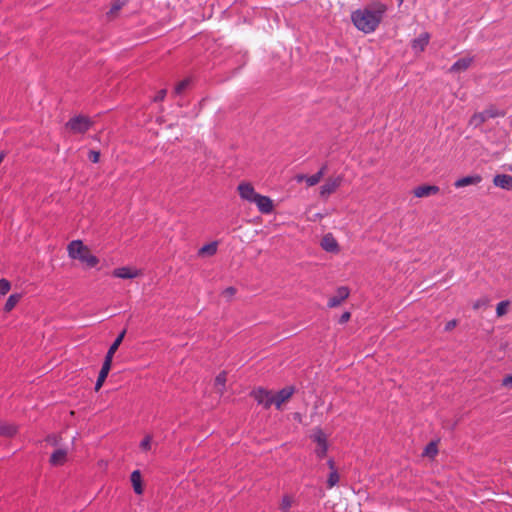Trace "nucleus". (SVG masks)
Returning <instances> with one entry per match:
<instances>
[{
    "instance_id": "nucleus-1",
    "label": "nucleus",
    "mask_w": 512,
    "mask_h": 512,
    "mask_svg": "<svg viewBox=\"0 0 512 512\" xmlns=\"http://www.w3.org/2000/svg\"><path fill=\"white\" fill-rule=\"evenodd\" d=\"M386 10L385 4L374 2L368 7L352 12L351 20L358 30L369 34L377 29Z\"/></svg>"
},
{
    "instance_id": "nucleus-2",
    "label": "nucleus",
    "mask_w": 512,
    "mask_h": 512,
    "mask_svg": "<svg viewBox=\"0 0 512 512\" xmlns=\"http://www.w3.org/2000/svg\"><path fill=\"white\" fill-rule=\"evenodd\" d=\"M68 256L71 259H76L86 264L87 267H95L99 260L96 256L92 255L87 246L81 240H73L67 246Z\"/></svg>"
},
{
    "instance_id": "nucleus-3",
    "label": "nucleus",
    "mask_w": 512,
    "mask_h": 512,
    "mask_svg": "<svg viewBox=\"0 0 512 512\" xmlns=\"http://www.w3.org/2000/svg\"><path fill=\"white\" fill-rule=\"evenodd\" d=\"M92 121L89 117L78 115L72 117L67 123L66 127L73 133H85L90 129Z\"/></svg>"
},
{
    "instance_id": "nucleus-4",
    "label": "nucleus",
    "mask_w": 512,
    "mask_h": 512,
    "mask_svg": "<svg viewBox=\"0 0 512 512\" xmlns=\"http://www.w3.org/2000/svg\"><path fill=\"white\" fill-rule=\"evenodd\" d=\"M311 439L317 444L315 449L316 456L320 459L324 458L328 451L326 434L320 428H317L313 431Z\"/></svg>"
},
{
    "instance_id": "nucleus-5",
    "label": "nucleus",
    "mask_w": 512,
    "mask_h": 512,
    "mask_svg": "<svg viewBox=\"0 0 512 512\" xmlns=\"http://www.w3.org/2000/svg\"><path fill=\"white\" fill-rule=\"evenodd\" d=\"M503 113L499 112L495 108H489L482 112L474 114L470 119V125L478 127L490 118H496L502 116Z\"/></svg>"
},
{
    "instance_id": "nucleus-6",
    "label": "nucleus",
    "mask_w": 512,
    "mask_h": 512,
    "mask_svg": "<svg viewBox=\"0 0 512 512\" xmlns=\"http://www.w3.org/2000/svg\"><path fill=\"white\" fill-rule=\"evenodd\" d=\"M342 181V175L327 179L326 182L320 187V196L322 198H327L340 187Z\"/></svg>"
},
{
    "instance_id": "nucleus-7",
    "label": "nucleus",
    "mask_w": 512,
    "mask_h": 512,
    "mask_svg": "<svg viewBox=\"0 0 512 512\" xmlns=\"http://www.w3.org/2000/svg\"><path fill=\"white\" fill-rule=\"evenodd\" d=\"M252 396L255 399V401L259 405H262L264 408H269L272 404H274L273 393L263 388L253 390Z\"/></svg>"
},
{
    "instance_id": "nucleus-8",
    "label": "nucleus",
    "mask_w": 512,
    "mask_h": 512,
    "mask_svg": "<svg viewBox=\"0 0 512 512\" xmlns=\"http://www.w3.org/2000/svg\"><path fill=\"white\" fill-rule=\"evenodd\" d=\"M253 203L256 204L258 210L263 214H270L273 212V201L268 196L258 194Z\"/></svg>"
},
{
    "instance_id": "nucleus-9",
    "label": "nucleus",
    "mask_w": 512,
    "mask_h": 512,
    "mask_svg": "<svg viewBox=\"0 0 512 512\" xmlns=\"http://www.w3.org/2000/svg\"><path fill=\"white\" fill-rule=\"evenodd\" d=\"M238 192L243 200H246L250 203H253L254 199L259 194L255 191L254 187L250 183L239 184Z\"/></svg>"
},
{
    "instance_id": "nucleus-10",
    "label": "nucleus",
    "mask_w": 512,
    "mask_h": 512,
    "mask_svg": "<svg viewBox=\"0 0 512 512\" xmlns=\"http://www.w3.org/2000/svg\"><path fill=\"white\" fill-rule=\"evenodd\" d=\"M294 393L293 387H285L278 391L275 395L273 394V402L276 408L280 409L281 405L288 400Z\"/></svg>"
},
{
    "instance_id": "nucleus-11",
    "label": "nucleus",
    "mask_w": 512,
    "mask_h": 512,
    "mask_svg": "<svg viewBox=\"0 0 512 512\" xmlns=\"http://www.w3.org/2000/svg\"><path fill=\"white\" fill-rule=\"evenodd\" d=\"M349 296V290L347 287H339L337 289V292H336V295L331 297L329 300H328V307L330 308H334V307H337L339 306L347 297Z\"/></svg>"
},
{
    "instance_id": "nucleus-12",
    "label": "nucleus",
    "mask_w": 512,
    "mask_h": 512,
    "mask_svg": "<svg viewBox=\"0 0 512 512\" xmlns=\"http://www.w3.org/2000/svg\"><path fill=\"white\" fill-rule=\"evenodd\" d=\"M439 192V187L436 185H421L413 190L415 197L423 198L435 195Z\"/></svg>"
},
{
    "instance_id": "nucleus-13",
    "label": "nucleus",
    "mask_w": 512,
    "mask_h": 512,
    "mask_svg": "<svg viewBox=\"0 0 512 512\" xmlns=\"http://www.w3.org/2000/svg\"><path fill=\"white\" fill-rule=\"evenodd\" d=\"M495 186L507 191H512V176L508 174H497L493 178Z\"/></svg>"
},
{
    "instance_id": "nucleus-14",
    "label": "nucleus",
    "mask_w": 512,
    "mask_h": 512,
    "mask_svg": "<svg viewBox=\"0 0 512 512\" xmlns=\"http://www.w3.org/2000/svg\"><path fill=\"white\" fill-rule=\"evenodd\" d=\"M140 275V271L137 269H131L129 267L116 268L113 271V276L121 279H133Z\"/></svg>"
},
{
    "instance_id": "nucleus-15",
    "label": "nucleus",
    "mask_w": 512,
    "mask_h": 512,
    "mask_svg": "<svg viewBox=\"0 0 512 512\" xmlns=\"http://www.w3.org/2000/svg\"><path fill=\"white\" fill-rule=\"evenodd\" d=\"M125 334H126V330L124 329L117 337L116 339L114 340V342L111 344V346L109 347L106 355H105V359L104 361H108V363L112 364V360H113V356L115 354V352L117 351V349L119 348V346L121 345L124 337H125Z\"/></svg>"
},
{
    "instance_id": "nucleus-16",
    "label": "nucleus",
    "mask_w": 512,
    "mask_h": 512,
    "mask_svg": "<svg viewBox=\"0 0 512 512\" xmlns=\"http://www.w3.org/2000/svg\"><path fill=\"white\" fill-rule=\"evenodd\" d=\"M429 40H430L429 33L424 32V33L420 34L417 38H415L412 41V43H411L412 49L415 52H422V51H424V49L426 48V46L429 43Z\"/></svg>"
},
{
    "instance_id": "nucleus-17",
    "label": "nucleus",
    "mask_w": 512,
    "mask_h": 512,
    "mask_svg": "<svg viewBox=\"0 0 512 512\" xmlns=\"http://www.w3.org/2000/svg\"><path fill=\"white\" fill-rule=\"evenodd\" d=\"M482 181V177L478 174L475 175H468L465 177H462L454 182V186L456 188H462L469 185H477Z\"/></svg>"
},
{
    "instance_id": "nucleus-18",
    "label": "nucleus",
    "mask_w": 512,
    "mask_h": 512,
    "mask_svg": "<svg viewBox=\"0 0 512 512\" xmlns=\"http://www.w3.org/2000/svg\"><path fill=\"white\" fill-rule=\"evenodd\" d=\"M321 247L327 252H337L338 243L332 234H326L321 240Z\"/></svg>"
},
{
    "instance_id": "nucleus-19",
    "label": "nucleus",
    "mask_w": 512,
    "mask_h": 512,
    "mask_svg": "<svg viewBox=\"0 0 512 512\" xmlns=\"http://www.w3.org/2000/svg\"><path fill=\"white\" fill-rule=\"evenodd\" d=\"M67 459V451L65 449H56L50 457V464L53 466H60L66 462Z\"/></svg>"
},
{
    "instance_id": "nucleus-20",
    "label": "nucleus",
    "mask_w": 512,
    "mask_h": 512,
    "mask_svg": "<svg viewBox=\"0 0 512 512\" xmlns=\"http://www.w3.org/2000/svg\"><path fill=\"white\" fill-rule=\"evenodd\" d=\"M111 365L112 364L108 363V361L103 362L98 378L95 383V391L100 390V388L103 386V383L105 382L111 369Z\"/></svg>"
},
{
    "instance_id": "nucleus-21",
    "label": "nucleus",
    "mask_w": 512,
    "mask_h": 512,
    "mask_svg": "<svg viewBox=\"0 0 512 512\" xmlns=\"http://www.w3.org/2000/svg\"><path fill=\"white\" fill-rule=\"evenodd\" d=\"M472 61L473 59L470 57L460 58L451 66L450 71L454 73L465 71L470 67Z\"/></svg>"
},
{
    "instance_id": "nucleus-22",
    "label": "nucleus",
    "mask_w": 512,
    "mask_h": 512,
    "mask_svg": "<svg viewBox=\"0 0 512 512\" xmlns=\"http://www.w3.org/2000/svg\"><path fill=\"white\" fill-rule=\"evenodd\" d=\"M217 248H218V242H216V241L210 242L208 244H205L204 246H202L199 249L198 255L199 256H213L214 254H216Z\"/></svg>"
},
{
    "instance_id": "nucleus-23",
    "label": "nucleus",
    "mask_w": 512,
    "mask_h": 512,
    "mask_svg": "<svg viewBox=\"0 0 512 512\" xmlns=\"http://www.w3.org/2000/svg\"><path fill=\"white\" fill-rule=\"evenodd\" d=\"M131 483L136 494H142L143 488L141 484V474L139 470H135L131 473Z\"/></svg>"
},
{
    "instance_id": "nucleus-24",
    "label": "nucleus",
    "mask_w": 512,
    "mask_h": 512,
    "mask_svg": "<svg viewBox=\"0 0 512 512\" xmlns=\"http://www.w3.org/2000/svg\"><path fill=\"white\" fill-rule=\"evenodd\" d=\"M17 433V426L13 423H1L0 434L5 437H12Z\"/></svg>"
},
{
    "instance_id": "nucleus-25",
    "label": "nucleus",
    "mask_w": 512,
    "mask_h": 512,
    "mask_svg": "<svg viewBox=\"0 0 512 512\" xmlns=\"http://www.w3.org/2000/svg\"><path fill=\"white\" fill-rule=\"evenodd\" d=\"M325 171H326V166H323L317 173H315L311 176H307L306 184L309 187H312V186H315L316 184H318L320 182V180L322 179V177L324 176Z\"/></svg>"
},
{
    "instance_id": "nucleus-26",
    "label": "nucleus",
    "mask_w": 512,
    "mask_h": 512,
    "mask_svg": "<svg viewBox=\"0 0 512 512\" xmlns=\"http://www.w3.org/2000/svg\"><path fill=\"white\" fill-rule=\"evenodd\" d=\"M225 383H226V373L221 372L220 374H218L216 376L215 382H214L215 390L219 395L223 394L224 389H225Z\"/></svg>"
},
{
    "instance_id": "nucleus-27",
    "label": "nucleus",
    "mask_w": 512,
    "mask_h": 512,
    "mask_svg": "<svg viewBox=\"0 0 512 512\" xmlns=\"http://www.w3.org/2000/svg\"><path fill=\"white\" fill-rule=\"evenodd\" d=\"M19 299H20V296L18 294L10 295L5 303V306H4L5 311H7V312L11 311L16 306Z\"/></svg>"
},
{
    "instance_id": "nucleus-28",
    "label": "nucleus",
    "mask_w": 512,
    "mask_h": 512,
    "mask_svg": "<svg viewBox=\"0 0 512 512\" xmlns=\"http://www.w3.org/2000/svg\"><path fill=\"white\" fill-rule=\"evenodd\" d=\"M340 476L337 472V470L330 471L327 479V486L328 488H333L339 483Z\"/></svg>"
},
{
    "instance_id": "nucleus-29",
    "label": "nucleus",
    "mask_w": 512,
    "mask_h": 512,
    "mask_svg": "<svg viewBox=\"0 0 512 512\" xmlns=\"http://www.w3.org/2000/svg\"><path fill=\"white\" fill-rule=\"evenodd\" d=\"M189 84H190V80L189 79H184V80L180 81L175 86L174 94L175 95H181L185 91V89L189 86Z\"/></svg>"
},
{
    "instance_id": "nucleus-30",
    "label": "nucleus",
    "mask_w": 512,
    "mask_h": 512,
    "mask_svg": "<svg viewBox=\"0 0 512 512\" xmlns=\"http://www.w3.org/2000/svg\"><path fill=\"white\" fill-rule=\"evenodd\" d=\"M509 301L507 300H504V301H501L497 304V307H496V314L498 317H501L503 316L504 314H506L507 312V308L509 306Z\"/></svg>"
},
{
    "instance_id": "nucleus-31",
    "label": "nucleus",
    "mask_w": 512,
    "mask_h": 512,
    "mask_svg": "<svg viewBox=\"0 0 512 512\" xmlns=\"http://www.w3.org/2000/svg\"><path fill=\"white\" fill-rule=\"evenodd\" d=\"M292 506V498L288 495H285L283 498H282V501H281V504H280V510L282 512H288L289 509L291 508Z\"/></svg>"
},
{
    "instance_id": "nucleus-32",
    "label": "nucleus",
    "mask_w": 512,
    "mask_h": 512,
    "mask_svg": "<svg viewBox=\"0 0 512 512\" xmlns=\"http://www.w3.org/2000/svg\"><path fill=\"white\" fill-rule=\"evenodd\" d=\"M139 446L142 451H149L152 447V436L146 435Z\"/></svg>"
},
{
    "instance_id": "nucleus-33",
    "label": "nucleus",
    "mask_w": 512,
    "mask_h": 512,
    "mask_svg": "<svg viewBox=\"0 0 512 512\" xmlns=\"http://www.w3.org/2000/svg\"><path fill=\"white\" fill-rule=\"evenodd\" d=\"M11 288L10 282L6 279H0V294L5 295Z\"/></svg>"
},
{
    "instance_id": "nucleus-34",
    "label": "nucleus",
    "mask_w": 512,
    "mask_h": 512,
    "mask_svg": "<svg viewBox=\"0 0 512 512\" xmlns=\"http://www.w3.org/2000/svg\"><path fill=\"white\" fill-rule=\"evenodd\" d=\"M488 303H489L488 298L483 297V298H480V299L476 300L473 303V308L477 310V309H480L482 307L488 306Z\"/></svg>"
},
{
    "instance_id": "nucleus-35",
    "label": "nucleus",
    "mask_w": 512,
    "mask_h": 512,
    "mask_svg": "<svg viewBox=\"0 0 512 512\" xmlns=\"http://www.w3.org/2000/svg\"><path fill=\"white\" fill-rule=\"evenodd\" d=\"M426 455H429V456H434L437 454V446L434 442H431L429 443L426 448H425V452H424Z\"/></svg>"
},
{
    "instance_id": "nucleus-36",
    "label": "nucleus",
    "mask_w": 512,
    "mask_h": 512,
    "mask_svg": "<svg viewBox=\"0 0 512 512\" xmlns=\"http://www.w3.org/2000/svg\"><path fill=\"white\" fill-rule=\"evenodd\" d=\"M88 158L91 162L97 163L100 159V153L98 151L91 150L89 152Z\"/></svg>"
},
{
    "instance_id": "nucleus-37",
    "label": "nucleus",
    "mask_w": 512,
    "mask_h": 512,
    "mask_svg": "<svg viewBox=\"0 0 512 512\" xmlns=\"http://www.w3.org/2000/svg\"><path fill=\"white\" fill-rule=\"evenodd\" d=\"M166 93H167L166 89H162V90H160V91L155 95V97H154V101H155V102H160V101H162V100L165 98Z\"/></svg>"
},
{
    "instance_id": "nucleus-38",
    "label": "nucleus",
    "mask_w": 512,
    "mask_h": 512,
    "mask_svg": "<svg viewBox=\"0 0 512 512\" xmlns=\"http://www.w3.org/2000/svg\"><path fill=\"white\" fill-rule=\"evenodd\" d=\"M47 443L56 446L58 445V437L56 435H49L46 438Z\"/></svg>"
},
{
    "instance_id": "nucleus-39",
    "label": "nucleus",
    "mask_w": 512,
    "mask_h": 512,
    "mask_svg": "<svg viewBox=\"0 0 512 512\" xmlns=\"http://www.w3.org/2000/svg\"><path fill=\"white\" fill-rule=\"evenodd\" d=\"M121 7H122V3H119V2L115 3V4L111 7V9L109 10L108 14H110V15L115 14L118 10H120V9H121Z\"/></svg>"
},
{
    "instance_id": "nucleus-40",
    "label": "nucleus",
    "mask_w": 512,
    "mask_h": 512,
    "mask_svg": "<svg viewBox=\"0 0 512 512\" xmlns=\"http://www.w3.org/2000/svg\"><path fill=\"white\" fill-rule=\"evenodd\" d=\"M236 293V290L235 288L233 287H228L226 288L224 291H223V294L227 297H232L234 294Z\"/></svg>"
},
{
    "instance_id": "nucleus-41",
    "label": "nucleus",
    "mask_w": 512,
    "mask_h": 512,
    "mask_svg": "<svg viewBox=\"0 0 512 512\" xmlns=\"http://www.w3.org/2000/svg\"><path fill=\"white\" fill-rule=\"evenodd\" d=\"M502 384L506 387L512 388V375L506 376L503 379Z\"/></svg>"
},
{
    "instance_id": "nucleus-42",
    "label": "nucleus",
    "mask_w": 512,
    "mask_h": 512,
    "mask_svg": "<svg viewBox=\"0 0 512 512\" xmlns=\"http://www.w3.org/2000/svg\"><path fill=\"white\" fill-rule=\"evenodd\" d=\"M456 325H457L456 320H451V321H449V322H447V323H446V325H445V330H446V331H450V330H452Z\"/></svg>"
},
{
    "instance_id": "nucleus-43",
    "label": "nucleus",
    "mask_w": 512,
    "mask_h": 512,
    "mask_svg": "<svg viewBox=\"0 0 512 512\" xmlns=\"http://www.w3.org/2000/svg\"><path fill=\"white\" fill-rule=\"evenodd\" d=\"M350 316H351V315H350V313H349V312H344V313L341 315V317H340V319H339V322H340V323H345V322H347V321L350 319Z\"/></svg>"
},
{
    "instance_id": "nucleus-44",
    "label": "nucleus",
    "mask_w": 512,
    "mask_h": 512,
    "mask_svg": "<svg viewBox=\"0 0 512 512\" xmlns=\"http://www.w3.org/2000/svg\"><path fill=\"white\" fill-rule=\"evenodd\" d=\"M327 465H328V467L330 468V470H331V471L336 470V468H335V463H334V460H333V459H329V460L327 461Z\"/></svg>"
},
{
    "instance_id": "nucleus-45",
    "label": "nucleus",
    "mask_w": 512,
    "mask_h": 512,
    "mask_svg": "<svg viewBox=\"0 0 512 512\" xmlns=\"http://www.w3.org/2000/svg\"><path fill=\"white\" fill-rule=\"evenodd\" d=\"M306 178H307V176L306 175H302V174L296 176L297 182H302V181L306 182Z\"/></svg>"
},
{
    "instance_id": "nucleus-46",
    "label": "nucleus",
    "mask_w": 512,
    "mask_h": 512,
    "mask_svg": "<svg viewBox=\"0 0 512 512\" xmlns=\"http://www.w3.org/2000/svg\"><path fill=\"white\" fill-rule=\"evenodd\" d=\"M397 1H398V5H399V6H400V5H402V4H403V2H404V0H397Z\"/></svg>"
}]
</instances>
